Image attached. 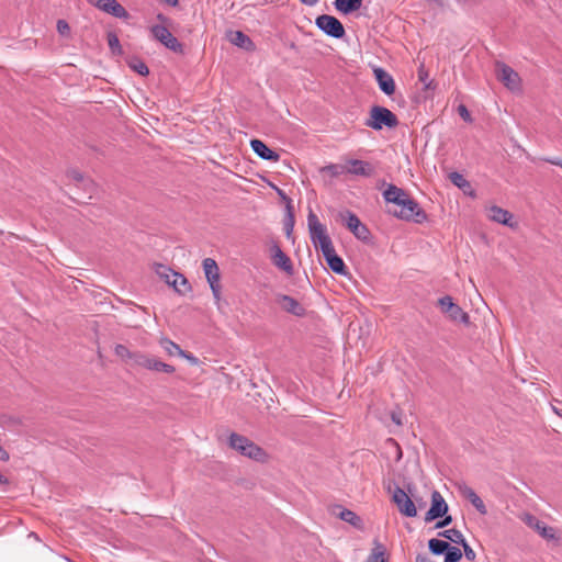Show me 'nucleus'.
<instances>
[{
	"instance_id": "5fc2aeb1",
	"label": "nucleus",
	"mask_w": 562,
	"mask_h": 562,
	"mask_svg": "<svg viewBox=\"0 0 562 562\" xmlns=\"http://www.w3.org/2000/svg\"><path fill=\"white\" fill-rule=\"evenodd\" d=\"M162 1L171 7H176L179 2V0H162Z\"/></svg>"
},
{
	"instance_id": "c756f323",
	"label": "nucleus",
	"mask_w": 562,
	"mask_h": 562,
	"mask_svg": "<svg viewBox=\"0 0 562 562\" xmlns=\"http://www.w3.org/2000/svg\"><path fill=\"white\" fill-rule=\"evenodd\" d=\"M161 44L173 53H177V54L184 53L183 45L177 40V37H175L171 34V32H169V34L164 38Z\"/></svg>"
},
{
	"instance_id": "603ef678",
	"label": "nucleus",
	"mask_w": 562,
	"mask_h": 562,
	"mask_svg": "<svg viewBox=\"0 0 562 562\" xmlns=\"http://www.w3.org/2000/svg\"><path fill=\"white\" fill-rule=\"evenodd\" d=\"M391 419L392 422H401V415L396 412H391Z\"/></svg>"
},
{
	"instance_id": "423d86ee",
	"label": "nucleus",
	"mask_w": 562,
	"mask_h": 562,
	"mask_svg": "<svg viewBox=\"0 0 562 562\" xmlns=\"http://www.w3.org/2000/svg\"><path fill=\"white\" fill-rule=\"evenodd\" d=\"M341 220L346 227L355 235L356 238L363 243H371V233L367 225L361 223L359 217L351 211H345L340 214Z\"/></svg>"
},
{
	"instance_id": "f704fd0d",
	"label": "nucleus",
	"mask_w": 562,
	"mask_h": 562,
	"mask_svg": "<svg viewBox=\"0 0 562 562\" xmlns=\"http://www.w3.org/2000/svg\"><path fill=\"white\" fill-rule=\"evenodd\" d=\"M462 559V551L450 544L448 550L445 553L443 562H459Z\"/></svg>"
},
{
	"instance_id": "79ce46f5",
	"label": "nucleus",
	"mask_w": 562,
	"mask_h": 562,
	"mask_svg": "<svg viewBox=\"0 0 562 562\" xmlns=\"http://www.w3.org/2000/svg\"><path fill=\"white\" fill-rule=\"evenodd\" d=\"M67 177L69 179H71V180H74L77 183H80V182L85 181V176L80 171H78L76 169L69 170L67 172Z\"/></svg>"
},
{
	"instance_id": "cd10ccee",
	"label": "nucleus",
	"mask_w": 562,
	"mask_h": 562,
	"mask_svg": "<svg viewBox=\"0 0 562 562\" xmlns=\"http://www.w3.org/2000/svg\"><path fill=\"white\" fill-rule=\"evenodd\" d=\"M159 345L165 350V352L170 357L179 356L182 352L181 347L167 337H162L159 340Z\"/></svg>"
},
{
	"instance_id": "2eb2a0df",
	"label": "nucleus",
	"mask_w": 562,
	"mask_h": 562,
	"mask_svg": "<svg viewBox=\"0 0 562 562\" xmlns=\"http://www.w3.org/2000/svg\"><path fill=\"white\" fill-rule=\"evenodd\" d=\"M497 79L508 89L515 90L519 88L520 78L518 74L504 63H496Z\"/></svg>"
},
{
	"instance_id": "052dcab7",
	"label": "nucleus",
	"mask_w": 562,
	"mask_h": 562,
	"mask_svg": "<svg viewBox=\"0 0 562 562\" xmlns=\"http://www.w3.org/2000/svg\"><path fill=\"white\" fill-rule=\"evenodd\" d=\"M557 165L561 166L562 167V162H558Z\"/></svg>"
},
{
	"instance_id": "6ab92c4d",
	"label": "nucleus",
	"mask_w": 562,
	"mask_h": 562,
	"mask_svg": "<svg viewBox=\"0 0 562 562\" xmlns=\"http://www.w3.org/2000/svg\"><path fill=\"white\" fill-rule=\"evenodd\" d=\"M458 491H459V493L464 498H467L472 504V506L481 515H486L487 514V508H486L484 502L482 501V498L475 493V491L471 486H469L465 483H461V484L458 485Z\"/></svg>"
},
{
	"instance_id": "37998d69",
	"label": "nucleus",
	"mask_w": 562,
	"mask_h": 562,
	"mask_svg": "<svg viewBox=\"0 0 562 562\" xmlns=\"http://www.w3.org/2000/svg\"><path fill=\"white\" fill-rule=\"evenodd\" d=\"M458 113L465 122H472L471 113L469 112L468 108L464 104H460L458 106Z\"/></svg>"
},
{
	"instance_id": "a211bd4d",
	"label": "nucleus",
	"mask_w": 562,
	"mask_h": 562,
	"mask_svg": "<svg viewBox=\"0 0 562 562\" xmlns=\"http://www.w3.org/2000/svg\"><path fill=\"white\" fill-rule=\"evenodd\" d=\"M487 216L493 222L506 225L514 229L518 228V223L513 221L514 215L509 211L502 209L497 205L488 207Z\"/></svg>"
},
{
	"instance_id": "f3484780",
	"label": "nucleus",
	"mask_w": 562,
	"mask_h": 562,
	"mask_svg": "<svg viewBox=\"0 0 562 562\" xmlns=\"http://www.w3.org/2000/svg\"><path fill=\"white\" fill-rule=\"evenodd\" d=\"M322 254L325 258L327 266L329 267V269L333 272H335L336 274H339V276L348 274L347 267H346L344 260L341 259V257H339L336 254L334 246H331L327 249H324V251H322Z\"/></svg>"
},
{
	"instance_id": "c03bdc74",
	"label": "nucleus",
	"mask_w": 562,
	"mask_h": 562,
	"mask_svg": "<svg viewBox=\"0 0 562 562\" xmlns=\"http://www.w3.org/2000/svg\"><path fill=\"white\" fill-rule=\"evenodd\" d=\"M271 188L277 192V194L286 203V205H292V200L286 195V193L277 187L276 184L271 183Z\"/></svg>"
},
{
	"instance_id": "aec40b11",
	"label": "nucleus",
	"mask_w": 562,
	"mask_h": 562,
	"mask_svg": "<svg viewBox=\"0 0 562 562\" xmlns=\"http://www.w3.org/2000/svg\"><path fill=\"white\" fill-rule=\"evenodd\" d=\"M373 74L380 90L386 95H392L395 92V82L393 77L381 67L374 68Z\"/></svg>"
},
{
	"instance_id": "dca6fc26",
	"label": "nucleus",
	"mask_w": 562,
	"mask_h": 562,
	"mask_svg": "<svg viewBox=\"0 0 562 562\" xmlns=\"http://www.w3.org/2000/svg\"><path fill=\"white\" fill-rule=\"evenodd\" d=\"M346 173L370 178L374 176V166L366 160L361 159H348L346 160Z\"/></svg>"
},
{
	"instance_id": "0eeeda50",
	"label": "nucleus",
	"mask_w": 562,
	"mask_h": 562,
	"mask_svg": "<svg viewBox=\"0 0 562 562\" xmlns=\"http://www.w3.org/2000/svg\"><path fill=\"white\" fill-rule=\"evenodd\" d=\"M316 26L326 35L334 38H342L346 35L342 23L333 15L322 14L315 20Z\"/></svg>"
},
{
	"instance_id": "20e7f679",
	"label": "nucleus",
	"mask_w": 562,
	"mask_h": 562,
	"mask_svg": "<svg viewBox=\"0 0 562 562\" xmlns=\"http://www.w3.org/2000/svg\"><path fill=\"white\" fill-rule=\"evenodd\" d=\"M228 443L232 449L249 459L263 461L266 458V452L247 437L233 432L229 436Z\"/></svg>"
},
{
	"instance_id": "b1692460",
	"label": "nucleus",
	"mask_w": 562,
	"mask_h": 562,
	"mask_svg": "<svg viewBox=\"0 0 562 562\" xmlns=\"http://www.w3.org/2000/svg\"><path fill=\"white\" fill-rule=\"evenodd\" d=\"M334 5L342 14H349L362 5V0H335Z\"/></svg>"
},
{
	"instance_id": "864d4df0",
	"label": "nucleus",
	"mask_w": 562,
	"mask_h": 562,
	"mask_svg": "<svg viewBox=\"0 0 562 562\" xmlns=\"http://www.w3.org/2000/svg\"><path fill=\"white\" fill-rule=\"evenodd\" d=\"M302 3L306 4V5H315L318 0H300Z\"/></svg>"
},
{
	"instance_id": "58836bf2",
	"label": "nucleus",
	"mask_w": 562,
	"mask_h": 562,
	"mask_svg": "<svg viewBox=\"0 0 562 562\" xmlns=\"http://www.w3.org/2000/svg\"><path fill=\"white\" fill-rule=\"evenodd\" d=\"M369 561L370 562H387L384 557V549H383L382 544L376 543L375 548L372 550V552L369 557Z\"/></svg>"
},
{
	"instance_id": "5701e85b",
	"label": "nucleus",
	"mask_w": 562,
	"mask_h": 562,
	"mask_svg": "<svg viewBox=\"0 0 562 562\" xmlns=\"http://www.w3.org/2000/svg\"><path fill=\"white\" fill-rule=\"evenodd\" d=\"M231 42L237 47H240L247 52H252L256 48L252 40L241 31H235L232 34Z\"/></svg>"
},
{
	"instance_id": "4468645a",
	"label": "nucleus",
	"mask_w": 562,
	"mask_h": 562,
	"mask_svg": "<svg viewBox=\"0 0 562 562\" xmlns=\"http://www.w3.org/2000/svg\"><path fill=\"white\" fill-rule=\"evenodd\" d=\"M95 8L119 19H128L130 14L126 9L116 0H88Z\"/></svg>"
},
{
	"instance_id": "4d7b16f0",
	"label": "nucleus",
	"mask_w": 562,
	"mask_h": 562,
	"mask_svg": "<svg viewBox=\"0 0 562 562\" xmlns=\"http://www.w3.org/2000/svg\"><path fill=\"white\" fill-rule=\"evenodd\" d=\"M289 47H290L291 49H295V48H296V45H295V43H294V42H291V43L289 44Z\"/></svg>"
},
{
	"instance_id": "a19ab883",
	"label": "nucleus",
	"mask_w": 562,
	"mask_h": 562,
	"mask_svg": "<svg viewBox=\"0 0 562 562\" xmlns=\"http://www.w3.org/2000/svg\"><path fill=\"white\" fill-rule=\"evenodd\" d=\"M57 31L60 35L67 36L70 34V26L65 20L57 21Z\"/></svg>"
},
{
	"instance_id": "393cba45",
	"label": "nucleus",
	"mask_w": 562,
	"mask_h": 562,
	"mask_svg": "<svg viewBox=\"0 0 562 562\" xmlns=\"http://www.w3.org/2000/svg\"><path fill=\"white\" fill-rule=\"evenodd\" d=\"M527 522L529 526L533 527L543 538L552 539L554 537L553 528L548 527L544 522L538 520L533 516H527Z\"/></svg>"
},
{
	"instance_id": "412c9836",
	"label": "nucleus",
	"mask_w": 562,
	"mask_h": 562,
	"mask_svg": "<svg viewBox=\"0 0 562 562\" xmlns=\"http://www.w3.org/2000/svg\"><path fill=\"white\" fill-rule=\"evenodd\" d=\"M277 301L283 311L292 315L302 317L306 313L304 306L296 299L290 295L281 294L278 296Z\"/></svg>"
},
{
	"instance_id": "2f4dec72",
	"label": "nucleus",
	"mask_w": 562,
	"mask_h": 562,
	"mask_svg": "<svg viewBox=\"0 0 562 562\" xmlns=\"http://www.w3.org/2000/svg\"><path fill=\"white\" fill-rule=\"evenodd\" d=\"M127 65L131 69L136 71L140 76H148L149 75V68L147 65L139 58L133 57L127 61Z\"/></svg>"
},
{
	"instance_id": "13d9d810",
	"label": "nucleus",
	"mask_w": 562,
	"mask_h": 562,
	"mask_svg": "<svg viewBox=\"0 0 562 562\" xmlns=\"http://www.w3.org/2000/svg\"><path fill=\"white\" fill-rule=\"evenodd\" d=\"M554 412L559 415V417H562V414L553 407Z\"/></svg>"
},
{
	"instance_id": "6e6552de",
	"label": "nucleus",
	"mask_w": 562,
	"mask_h": 562,
	"mask_svg": "<svg viewBox=\"0 0 562 562\" xmlns=\"http://www.w3.org/2000/svg\"><path fill=\"white\" fill-rule=\"evenodd\" d=\"M438 304L443 314H446L452 322H459L464 325L470 324V316L468 313L453 302L450 295H445L438 300Z\"/></svg>"
},
{
	"instance_id": "6e6d98bb",
	"label": "nucleus",
	"mask_w": 562,
	"mask_h": 562,
	"mask_svg": "<svg viewBox=\"0 0 562 562\" xmlns=\"http://www.w3.org/2000/svg\"><path fill=\"white\" fill-rule=\"evenodd\" d=\"M0 484H8V479L0 474Z\"/></svg>"
},
{
	"instance_id": "bb28decb",
	"label": "nucleus",
	"mask_w": 562,
	"mask_h": 562,
	"mask_svg": "<svg viewBox=\"0 0 562 562\" xmlns=\"http://www.w3.org/2000/svg\"><path fill=\"white\" fill-rule=\"evenodd\" d=\"M449 547L450 543L441 539L432 538L428 541V549L434 555H445Z\"/></svg>"
},
{
	"instance_id": "a18cd8bd",
	"label": "nucleus",
	"mask_w": 562,
	"mask_h": 562,
	"mask_svg": "<svg viewBox=\"0 0 562 562\" xmlns=\"http://www.w3.org/2000/svg\"><path fill=\"white\" fill-rule=\"evenodd\" d=\"M451 522H452V517L450 515L446 514L443 517H441V520L436 522L435 527L437 529H441V528L449 526Z\"/></svg>"
},
{
	"instance_id": "9d476101",
	"label": "nucleus",
	"mask_w": 562,
	"mask_h": 562,
	"mask_svg": "<svg viewBox=\"0 0 562 562\" xmlns=\"http://www.w3.org/2000/svg\"><path fill=\"white\" fill-rule=\"evenodd\" d=\"M392 501L403 516L415 517L417 515V509L414 502L397 484H395V487L392 492Z\"/></svg>"
},
{
	"instance_id": "a878e982",
	"label": "nucleus",
	"mask_w": 562,
	"mask_h": 562,
	"mask_svg": "<svg viewBox=\"0 0 562 562\" xmlns=\"http://www.w3.org/2000/svg\"><path fill=\"white\" fill-rule=\"evenodd\" d=\"M449 180L459 189L463 191V193L469 194L471 196L474 195V191L471 187V183L459 172L453 171L449 175Z\"/></svg>"
},
{
	"instance_id": "9b49d317",
	"label": "nucleus",
	"mask_w": 562,
	"mask_h": 562,
	"mask_svg": "<svg viewBox=\"0 0 562 562\" xmlns=\"http://www.w3.org/2000/svg\"><path fill=\"white\" fill-rule=\"evenodd\" d=\"M155 270L159 278L164 280L168 285L169 283H173L176 280H180V285H182L180 295H187L192 291L188 279L183 274L161 263H157Z\"/></svg>"
},
{
	"instance_id": "7ed1b4c3",
	"label": "nucleus",
	"mask_w": 562,
	"mask_h": 562,
	"mask_svg": "<svg viewBox=\"0 0 562 562\" xmlns=\"http://www.w3.org/2000/svg\"><path fill=\"white\" fill-rule=\"evenodd\" d=\"M364 124L375 131H381L383 127L390 130L397 127L400 121L387 108L373 105L370 110V116Z\"/></svg>"
},
{
	"instance_id": "c85d7f7f",
	"label": "nucleus",
	"mask_w": 562,
	"mask_h": 562,
	"mask_svg": "<svg viewBox=\"0 0 562 562\" xmlns=\"http://www.w3.org/2000/svg\"><path fill=\"white\" fill-rule=\"evenodd\" d=\"M439 537H442L456 544H460V543H463L465 538L464 536L462 535V532L456 528H451V529H447V530H443V531H440L438 533Z\"/></svg>"
},
{
	"instance_id": "f03ea898",
	"label": "nucleus",
	"mask_w": 562,
	"mask_h": 562,
	"mask_svg": "<svg viewBox=\"0 0 562 562\" xmlns=\"http://www.w3.org/2000/svg\"><path fill=\"white\" fill-rule=\"evenodd\" d=\"M114 355L120 358L125 366L132 369L143 368L151 372H162L167 374H172L176 371L173 366L161 361L158 357L140 350H131L123 344L115 345Z\"/></svg>"
},
{
	"instance_id": "bf43d9fd",
	"label": "nucleus",
	"mask_w": 562,
	"mask_h": 562,
	"mask_svg": "<svg viewBox=\"0 0 562 562\" xmlns=\"http://www.w3.org/2000/svg\"><path fill=\"white\" fill-rule=\"evenodd\" d=\"M386 490H387L389 492H391V482H389V484H387V486H386Z\"/></svg>"
},
{
	"instance_id": "7c9ffc66",
	"label": "nucleus",
	"mask_w": 562,
	"mask_h": 562,
	"mask_svg": "<svg viewBox=\"0 0 562 562\" xmlns=\"http://www.w3.org/2000/svg\"><path fill=\"white\" fill-rule=\"evenodd\" d=\"M106 40L111 53L115 56H121L123 54V49L119 36L114 32H109L106 34Z\"/></svg>"
},
{
	"instance_id": "1a4fd4ad",
	"label": "nucleus",
	"mask_w": 562,
	"mask_h": 562,
	"mask_svg": "<svg viewBox=\"0 0 562 562\" xmlns=\"http://www.w3.org/2000/svg\"><path fill=\"white\" fill-rule=\"evenodd\" d=\"M205 278L210 284L213 296L216 301L221 300L220 269L216 261L212 258H205L202 262Z\"/></svg>"
},
{
	"instance_id": "4be33fe9",
	"label": "nucleus",
	"mask_w": 562,
	"mask_h": 562,
	"mask_svg": "<svg viewBox=\"0 0 562 562\" xmlns=\"http://www.w3.org/2000/svg\"><path fill=\"white\" fill-rule=\"evenodd\" d=\"M250 147L254 153L259 156L261 159L277 162L280 159V155L270 149L262 140L260 139H251Z\"/></svg>"
},
{
	"instance_id": "72a5a7b5",
	"label": "nucleus",
	"mask_w": 562,
	"mask_h": 562,
	"mask_svg": "<svg viewBox=\"0 0 562 562\" xmlns=\"http://www.w3.org/2000/svg\"><path fill=\"white\" fill-rule=\"evenodd\" d=\"M294 227V213L292 210V205H286V217L284 221V231L288 238L292 237Z\"/></svg>"
},
{
	"instance_id": "ddd939ff",
	"label": "nucleus",
	"mask_w": 562,
	"mask_h": 562,
	"mask_svg": "<svg viewBox=\"0 0 562 562\" xmlns=\"http://www.w3.org/2000/svg\"><path fill=\"white\" fill-rule=\"evenodd\" d=\"M270 257L272 263L284 271L285 273L292 276L294 272L292 261L290 257L281 249L277 241H273L270 246Z\"/></svg>"
},
{
	"instance_id": "09e8293b",
	"label": "nucleus",
	"mask_w": 562,
	"mask_h": 562,
	"mask_svg": "<svg viewBox=\"0 0 562 562\" xmlns=\"http://www.w3.org/2000/svg\"><path fill=\"white\" fill-rule=\"evenodd\" d=\"M9 459L10 454L0 446V461H8Z\"/></svg>"
},
{
	"instance_id": "ea45409f",
	"label": "nucleus",
	"mask_w": 562,
	"mask_h": 562,
	"mask_svg": "<svg viewBox=\"0 0 562 562\" xmlns=\"http://www.w3.org/2000/svg\"><path fill=\"white\" fill-rule=\"evenodd\" d=\"M460 546L463 548L465 558L469 561H474L476 558V554H475L474 550L470 547V544L467 542V540H464L463 543H460Z\"/></svg>"
},
{
	"instance_id": "c9c22d12",
	"label": "nucleus",
	"mask_w": 562,
	"mask_h": 562,
	"mask_svg": "<svg viewBox=\"0 0 562 562\" xmlns=\"http://www.w3.org/2000/svg\"><path fill=\"white\" fill-rule=\"evenodd\" d=\"M417 74L419 81L425 85V89H435L436 85L432 80H428L429 74L423 64L418 67Z\"/></svg>"
},
{
	"instance_id": "de8ad7c7",
	"label": "nucleus",
	"mask_w": 562,
	"mask_h": 562,
	"mask_svg": "<svg viewBox=\"0 0 562 562\" xmlns=\"http://www.w3.org/2000/svg\"><path fill=\"white\" fill-rule=\"evenodd\" d=\"M416 562H435V561L427 554L419 553L416 557Z\"/></svg>"
},
{
	"instance_id": "4c0bfd02",
	"label": "nucleus",
	"mask_w": 562,
	"mask_h": 562,
	"mask_svg": "<svg viewBox=\"0 0 562 562\" xmlns=\"http://www.w3.org/2000/svg\"><path fill=\"white\" fill-rule=\"evenodd\" d=\"M340 518L352 526H358L361 521L360 517L350 509H342L340 512Z\"/></svg>"
},
{
	"instance_id": "3c124183",
	"label": "nucleus",
	"mask_w": 562,
	"mask_h": 562,
	"mask_svg": "<svg viewBox=\"0 0 562 562\" xmlns=\"http://www.w3.org/2000/svg\"><path fill=\"white\" fill-rule=\"evenodd\" d=\"M157 20L162 23L161 25H164V24L169 22V19L166 15H164L162 13H158L157 14Z\"/></svg>"
},
{
	"instance_id": "39448f33",
	"label": "nucleus",
	"mask_w": 562,
	"mask_h": 562,
	"mask_svg": "<svg viewBox=\"0 0 562 562\" xmlns=\"http://www.w3.org/2000/svg\"><path fill=\"white\" fill-rule=\"evenodd\" d=\"M307 225L311 240L316 248L324 251V249L334 246L326 227L319 222L317 215L312 210H310L307 215Z\"/></svg>"
},
{
	"instance_id": "49530a36",
	"label": "nucleus",
	"mask_w": 562,
	"mask_h": 562,
	"mask_svg": "<svg viewBox=\"0 0 562 562\" xmlns=\"http://www.w3.org/2000/svg\"><path fill=\"white\" fill-rule=\"evenodd\" d=\"M179 357L187 359L192 364H198V362H199L196 357H194L192 353L187 352L184 350H182V352L179 355Z\"/></svg>"
},
{
	"instance_id": "8fccbe9b",
	"label": "nucleus",
	"mask_w": 562,
	"mask_h": 562,
	"mask_svg": "<svg viewBox=\"0 0 562 562\" xmlns=\"http://www.w3.org/2000/svg\"><path fill=\"white\" fill-rule=\"evenodd\" d=\"M169 285L172 286L178 294H180L182 289V285H180V280H176L173 283H169Z\"/></svg>"
},
{
	"instance_id": "f257e3e1",
	"label": "nucleus",
	"mask_w": 562,
	"mask_h": 562,
	"mask_svg": "<svg viewBox=\"0 0 562 562\" xmlns=\"http://www.w3.org/2000/svg\"><path fill=\"white\" fill-rule=\"evenodd\" d=\"M385 202L401 207L400 211H393L392 214L401 220L422 224L428 220L427 213L411 195L402 188L395 184H389L383 192ZM391 213V211H389Z\"/></svg>"
},
{
	"instance_id": "f8f14e48",
	"label": "nucleus",
	"mask_w": 562,
	"mask_h": 562,
	"mask_svg": "<svg viewBox=\"0 0 562 562\" xmlns=\"http://www.w3.org/2000/svg\"><path fill=\"white\" fill-rule=\"evenodd\" d=\"M448 504L438 491H434L431 494L430 508L425 515V521L430 522L438 518L443 517L448 513Z\"/></svg>"
},
{
	"instance_id": "473e14b6",
	"label": "nucleus",
	"mask_w": 562,
	"mask_h": 562,
	"mask_svg": "<svg viewBox=\"0 0 562 562\" xmlns=\"http://www.w3.org/2000/svg\"><path fill=\"white\" fill-rule=\"evenodd\" d=\"M321 172L328 173L331 178H337L346 173V164H329L321 169Z\"/></svg>"
},
{
	"instance_id": "e433bc0d",
	"label": "nucleus",
	"mask_w": 562,
	"mask_h": 562,
	"mask_svg": "<svg viewBox=\"0 0 562 562\" xmlns=\"http://www.w3.org/2000/svg\"><path fill=\"white\" fill-rule=\"evenodd\" d=\"M169 32L170 31L165 25L156 24L150 27V33L153 37L160 43L169 34Z\"/></svg>"
}]
</instances>
